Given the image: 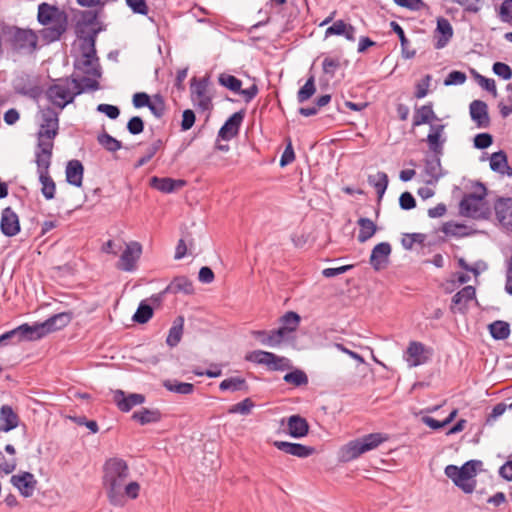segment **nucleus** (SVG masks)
Returning a JSON list of instances; mask_svg holds the SVG:
<instances>
[{"instance_id":"40","label":"nucleus","mask_w":512,"mask_h":512,"mask_svg":"<svg viewBox=\"0 0 512 512\" xmlns=\"http://www.w3.org/2000/svg\"><path fill=\"white\" fill-rule=\"evenodd\" d=\"M390 26H391L392 31L395 34H397V36L399 38V41H400V44H401L403 58H405V59H412V58H414L415 55H416V51L414 49H409L410 42L407 39L403 28L397 22H395V21H392L390 23Z\"/></svg>"},{"instance_id":"24","label":"nucleus","mask_w":512,"mask_h":512,"mask_svg":"<svg viewBox=\"0 0 512 512\" xmlns=\"http://www.w3.org/2000/svg\"><path fill=\"white\" fill-rule=\"evenodd\" d=\"M19 342L24 340L26 341H35L46 336L45 329L42 326V323H36L34 325H29L27 323L22 324L17 327Z\"/></svg>"},{"instance_id":"58","label":"nucleus","mask_w":512,"mask_h":512,"mask_svg":"<svg viewBox=\"0 0 512 512\" xmlns=\"http://www.w3.org/2000/svg\"><path fill=\"white\" fill-rule=\"evenodd\" d=\"M340 67V61L338 58L326 57L322 62V68L325 74L329 75L330 78L335 76L337 69Z\"/></svg>"},{"instance_id":"31","label":"nucleus","mask_w":512,"mask_h":512,"mask_svg":"<svg viewBox=\"0 0 512 512\" xmlns=\"http://www.w3.org/2000/svg\"><path fill=\"white\" fill-rule=\"evenodd\" d=\"M37 172L39 176V181L42 184V195L47 200L53 199L55 197L56 185L54 180L49 175V168L37 167Z\"/></svg>"},{"instance_id":"16","label":"nucleus","mask_w":512,"mask_h":512,"mask_svg":"<svg viewBox=\"0 0 512 512\" xmlns=\"http://www.w3.org/2000/svg\"><path fill=\"white\" fill-rule=\"evenodd\" d=\"M10 482L25 498L31 497L33 495L37 485V480L35 479L34 475L27 471L12 475Z\"/></svg>"},{"instance_id":"23","label":"nucleus","mask_w":512,"mask_h":512,"mask_svg":"<svg viewBox=\"0 0 512 512\" xmlns=\"http://www.w3.org/2000/svg\"><path fill=\"white\" fill-rule=\"evenodd\" d=\"M19 416L10 405H2L0 408V431L9 432L19 425Z\"/></svg>"},{"instance_id":"54","label":"nucleus","mask_w":512,"mask_h":512,"mask_svg":"<svg viewBox=\"0 0 512 512\" xmlns=\"http://www.w3.org/2000/svg\"><path fill=\"white\" fill-rule=\"evenodd\" d=\"M286 338V335L283 333L282 329H273L269 331V336L266 341L262 340V344L269 347H277L279 346L283 340Z\"/></svg>"},{"instance_id":"52","label":"nucleus","mask_w":512,"mask_h":512,"mask_svg":"<svg viewBox=\"0 0 512 512\" xmlns=\"http://www.w3.org/2000/svg\"><path fill=\"white\" fill-rule=\"evenodd\" d=\"M148 108L156 118H161L166 110L164 98L159 94L154 95Z\"/></svg>"},{"instance_id":"8","label":"nucleus","mask_w":512,"mask_h":512,"mask_svg":"<svg viewBox=\"0 0 512 512\" xmlns=\"http://www.w3.org/2000/svg\"><path fill=\"white\" fill-rule=\"evenodd\" d=\"M245 360L259 365H266L272 371H283L290 366L287 358L264 350H254L248 353L245 356Z\"/></svg>"},{"instance_id":"15","label":"nucleus","mask_w":512,"mask_h":512,"mask_svg":"<svg viewBox=\"0 0 512 512\" xmlns=\"http://www.w3.org/2000/svg\"><path fill=\"white\" fill-rule=\"evenodd\" d=\"M0 230L6 237H13L20 232L19 217L11 207H6L1 212Z\"/></svg>"},{"instance_id":"48","label":"nucleus","mask_w":512,"mask_h":512,"mask_svg":"<svg viewBox=\"0 0 512 512\" xmlns=\"http://www.w3.org/2000/svg\"><path fill=\"white\" fill-rule=\"evenodd\" d=\"M368 181L374 186L379 198L384 195L388 186V176L385 172H378L375 176L370 175Z\"/></svg>"},{"instance_id":"38","label":"nucleus","mask_w":512,"mask_h":512,"mask_svg":"<svg viewBox=\"0 0 512 512\" xmlns=\"http://www.w3.org/2000/svg\"><path fill=\"white\" fill-rule=\"evenodd\" d=\"M183 327H184V317L178 316L173 321V324H172L171 328L169 329V333L166 338V344L170 348L176 347L180 343V341L182 339V335H183Z\"/></svg>"},{"instance_id":"64","label":"nucleus","mask_w":512,"mask_h":512,"mask_svg":"<svg viewBox=\"0 0 512 512\" xmlns=\"http://www.w3.org/2000/svg\"><path fill=\"white\" fill-rule=\"evenodd\" d=\"M126 4L136 14H148L149 8L146 0H126Z\"/></svg>"},{"instance_id":"57","label":"nucleus","mask_w":512,"mask_h":512,"mask_svg":"<svg viewBox=\"0 0 512 512\" xmlns=\"http://www.w3.org/2000/svg\"><path fill=\"white\" fill-rule=\"evenodd\" d=\"M498 16L502 22L512 24V0H504L499 7Z\"/></svg>"},{"instance_id":"25","label":"nucleus","mask_w":512,"mask_h":512,"mask_svg":"<svg viewBox=\"0 0 512 512\" xmlns=\"http://www.w3.org/2000/svg\"><path fill=\"white\" fill-rule=\"evenodd\" d=\"M72 320L71 312H61L49 317L47 320L42 322V326L45 329V334L61 330L66 327Z\"/></svg>"},{"instance_id":"46","label":"nucleus","mask_w":512,"mask_h":512,"mask_svg":"<svg viewBox=\"0 0 512 512\" xmlns=\"http://www.w3.org/2000/svg\"><path fill=\"white\" fill-rule=\"evenodd\" d=\"M153 316V308L144 300L141 301L132 319L138 324L147 323Z\"/></svg>"},{"instance_id":"53","label":"nucleus","mask_w":512,"mask_h":512,"mask_svg":"<svg viewBox=\"0 0 512 512\" xmlns=\"http://www.w3.org/2000/svg\"><path fill=\"white\" fill-rule=\"evenodd\" d=\"M98 13L96 11L86 10L81 12V20L77 22L75 26V32L77 33V27L84 32V26H93L97 24Z\"/></svg>"},{"instance_id":"41","label":"nucleus","mask_w":512,"mask_h":512,"mask_svg":"<svg viewBox=\"0 0 512 512\" xmlns=\"http://www.w3.org/2000/svg\"><path fill=\"white\" fill-rule=\"evenodd\" d=\"M44 130H55L56 135H58L59 130V119L58 112L54 109L47 107L42 112V123L40 125V129L38 132H42Z\"/></svg>"},{"instance_id":"45","label":"nucleus","mask_w":512,"mask_h":512,"mask_svg":"<svg viewBox=\"0 0 512 512\" xmlns=\"http://www.w3.org/2000/svg\"><path fill=\"white\" fill-rule=\"evenodd\" d=\"M163 386L170 392L189 395L194 392V385L186 382H178L176 380H166L163 383Z\"/></svg>"},{"instance_id":"32","label":"nucleus","mask_w":512,"mask_h":512,"mask_svg":"<svg viewBox=\"0 0 512 512\" xmlns=\"http://www.w3.org/2000/svg\"><path fill=\"white\" fill-rule=\"evenodd\" d=\"M490 168L494 172L512 176V168L508 165L507 155L503 150H499L491 155Z\"/></svg>"},{"instance_id":"55","label":"nucleus","mask_w":512,"mask_h":512,"mask_svg":"<svg viewBox=\"0 0 512 512\" xmlns=\"http://www.w3.org/2000/svg\"><path fill=\"white\" fill-rule=\"evenodd\" d=\"M209 79L207 77H203L201 79H197L196 77L191 80V94L192 96H202L207 93Z\"/></svg>"},{"instance_id":"12","label":"nucleus","mask_w":512,"mask_h":512,"mask_svg":"<svg viewBox=\"0 0 512 512\" xmlns=\"http://www.w3.org/2000/svg\"><path fill=\"white\" fill-rule=\"evenodd\" d=\"M244 117V110L233 113L219 129L218 138L225 141H230L236 137L239 134Z\"/></svg>"},{"instance_id":"14","label":"nucleus","mask_w":512,"mask_h":512,"mask_svg":"<svg viewBox=\"0 0 512 512\" xmlns=\"http://www.w3.org/2000/svg\"><path fill=\"white\" fill-rule=\"evenodd\" d=\"M392 252L390 243L381 242L374 246L371 251L369 263L375 271L385 269L389 264V257Z\"/></svg>"},{"instance_id":"56","label":"nucleus","mask_w":512,"mask_h":512,"mask_svg":"<svg viewBox=\"0 0 512 512\" xmlns=\"http://www.w3.org/2000/svg\"><path fill=\"white\" fill-rule=\"evenodd\" d=\"M426 235L422 233H411L405 234L401 240L402 246L406 250H411L415 243H423L425 241Z\"/></svg>"},{"instance_id":"29","label":"nucleus","mask_w":512,"mask_h":512,"mask_svg":"<svg viewBox=\"0 0 512 512\" xmlns=\"http://www.w3.org/2000/svg\"><path fill=\"white\" fill-rule=\"evenodd\" d=\"M437 116L433 110V104L431 102L416 107L413 114V127H418L423 124H431L433 120H436Z\"/></svg>"},{"instance_id":"18","label":"nucleus","mask_w":512,"mask_h":512,"mask_svg":"<svg viewBox=\"0 0 512 512\" xmlns=\"http://www.w3.org/2000/svg\"><path fill=\"white\" fill-rule=\"evenodd\" d=\"M429 352L425 345L419 341H410L406 349L405 354L407 355L406 361L410 367H417L425 364L429 356L426 355Z\"/></svg>"},{"instance_id":"51","label":"nucleus","mask_w":512,"mask_h":512,"mask_svg":"<svg viewBox=\"0 0 512 512\" xmlns=\"http://www.w3.org/2000/svg\"><path fill=\"white\" fill-rule=\"evenodd\" d=\"M255 407V403L251 398H245L239 403L231 405L228 408L229 414H241V415H249L252 409Z\"/></svg>"},{"instance_id":"30","label":"nucleus","mask_w":512,"mask_h":512,"mask_svg":"<svg viewBox=\"0 0 512 512\" xmlns=\"http://www.w3.org/2000/svg\"><path fill=\"white\" fill-rule=\"evenodd\" d=\"M289 435L293 438H302L309 432L307 420L300 415H291L287 420Z\"/></svg>"},{"instance_id":"22","label":"nucleus","mask_w":512,"mask_h":512,"mask_svg":"<svg viewBox=\"0 0 512 512\" xmlns=\"http://www.w3.org/2000/svg\"><path fill=\"white\" fill-rule=\"evenodd\" d=\"M356 28L346 23L343 20L335 21L331 26H329L325 31V37L329 36H344L348 41L354 42L356 37Z\"/></svg>"},{"instance_id":"47","label":"nucleus","mask_w":512,"mask_h":512,"mask_svg":"<svg viewBox=\"0 0 512 512\" xmlns=\"http://www.w3.org/2000/svg\"><path fill=\"white\" fill-rule=\"evenodd\" d=\"M218 83L234 93L241 91L242 81L234 75L221 73L218 77Z\"/></svg>"},{"instance_id":"33","label":"nucleus","mask_w":512,"mask_h":512,"mask_svg":"<svg viewBox=\"0 0 512 512\" xmlns=\"http://www.w3.org/2000/svg\"><path fill=\"white\" fill-rule=\"evenodd\" d=\"M444 125H431V132L427 136V142L429 145V149L435 155H441L443 150L444 140H440L441 134L444 130Z\"/></svg>"},{"instance_id":"60","label":"nucleus","mask_w":512,"mask_h":512,"mask_svg":"<svg viewBox=\"0 0 512 512\" xmlns=\"http://www.w3.org/2000/svg\"><path fill=\"white\" fill-rule=\"evenodd\" d=\"M393 2L410 11H420L426 6L423 0H393Z\"/></svg>"},{"instance_id":"26","label":"nucleus","mask_w":512,"mask_h":512,"mask_svg":"<svg viewBox=\"0 0 512 512\" xmlns=\"http://www.w3.org/2000/svg\"><path fill=\"white\" fill-rule=\"evenodd\" d=\"M436 32L439 34V36L435 35L436 41L434 47L436 49H442L448 44V42L452 38L453 28L447 19L439 18L437 20Z\"/></svg>"},{"instance_id":"5","label":"nucleus","mask_w":512,"mask_h":512,"mask_svg":"<svg viewBox=\"0 0 512 512\" xmlns=\"http://www.w3.org/2000/svg\"><path fill=\"white\" fill-rule=\"evenodd\" d=\"M77 37L82 40L81 50L83 60L81 64H75V68L82 69L87 75L101 77V69L96 56V41H94L93 35H83V31L80 30L78 26Z\"/></svg>"},{"instance_id":"37","label":"nucleus","mask_w":512,"mask_h":512,"mask_svg":"<svg viewBox=\"0 0 512 512\" xmlns=\"http://www.w3.org/2000/svg\"><path fill=\"white\" fill-rule=\"evenodd\" d=\"M476 296V290L473 286L468 285L463 287L460 291H458L453 297H452V307L453 310L454 306L458 307V309L461 311L463 308L466 307L467 303L474 299Z\"/></svg>"},{"instance_id":"20","label":"nucleus","mask_w":512,"mask_h":512,"mask_svg":"<svg viewBox=\"0 0 512 512\" xmlns=\"http://www.w3.org/2000/svg\"><path fill=\"white\" fill-rule=\"evenodd\" d=\"M187 182L183 179H173L170 177L153 176L150 179V187L162 193H173L183 188Z\"/></svg>"},{"instance_id":"6","label":"nucleus","mask_w":512,"mask_h":512,"mask_svg":"<svg viewBox=\"0 0 512 512\" xmlns=\"http://www.w3.org/2000/svg\"><path fill=\"white\" fill-rule=\"evenodd\" d=\"M45 96L48 101L59 108L64 109L68 104L72 103L73 96L70 89V78H60L45 90Z\"/></svg>"},{"instance_id":"62","label":"nucleus","mask_w":512,"mask_h":512,"mask_svg":"<svg viewBox=\"0 0 512 512\" xmlns=\"http://www.w3.org/2000/svg\"><path fill=\"white\" fill-rule=\"evenodd\" d=\"M493 72L504 80L512 78V69L509 65L503 62H495L493 64Z\"/></svg>"},{"instance_id":"61","label":"nucleus","mask_w":512,"mask_h":512,"mask_svg":"<svg viewBox=\"0 0 512 512\" xmlns=\"http://www.w3.org/2000/svg\"><path fill=\"white\" fill-rule=\"evenodd\" d=\"M467 79V76L464 72L461 71H451L448 76L444 80V85L450 86V85H461L463 84Z\"/></svg>"},{"instance_id":"11","label":"nucleus","mask_w":512,"mask_h":512,"mask_svg":"<svg viewBox=\"0 0 512 512\" xmlns=\"http://www.w3.org/2000/svg\"><path fill=\"white\" fill-rule=\"evenodd\" d=\"M494 211L500 225L512 232V197H498L494 202Z\"/></svg>"},{"instance_id":"43","label":"nucleus","mask_w":512,"mask_h":512,"mask_svg":"<svg viewBox=\"0 0 512 512\" xmlns=\"http://www.w3.org/2000/svg\"><path fill=\"white\" fill-rule=\"evenodd\" d=\"M489 332L495 340H505L510 335V325L506 321L496 320L489 325Z\"/></svg>"},{"instance_id":"27","label":"nucleus","mask_w":512,"mask_h":512,"mask_svg":"<svg viewBox=\"0 0 512 512\" xmlns=\"http://www.w3.org/2000/svg\"><path fill=\"white\" fill-rule=\"evenodd\" d=\"M164 293L190 295L194 293L193 282L187 276H176L165 288Z\"/></svg>"},{"instance_id":"36","label":"nucleus","mask_w":512,"mask_h":512,"mask_svg":"<svg viewBox=\"0 0 512 512\" xmlns=\"http://www.w3.org/2000/svg\"><path fill=\"white\" fill-rule=\"evenodd\" d=\"M357 225L360 228L357 236V239L360 243H365L368 241L378 230L377 225L371 219L365 217L359 218Z\"/></svg>"},{"instance_id":"13","label":"nucleus","mask_w":512,"mask_h":512,"mask_svg":"<svg viewBox=\"0 0 512 512\" xmlns=\"http://www.w3.org/2000/svg\"><path fill=\"white\" fill-rule=\"evenodd\" d=\"M141 253L142 246L139 242L132 241L126 244V248L120 256L118 268L123 271H133Z\"/></svg>"},{"instance_id":"4","label":"nucleus","mask_w":512,"mask_h":512,"mask_svg":"<svg viewBox=\"0 0 512 512\" xmlns=\"http://www.w3.org/2000/svg\"><path fill=\"white\" fill-rule=\"evenodd\" d=\"M477 188L480 192L465 194L460 201V214L473 219H488L490 209L485 202L487 189L483 183L477 182Z\"/></svg>"},{"instance_id":"59","label":"nucleus","mask_w":512,"mask_h":512,"mask_svg":"<svg viewBox=\"0 0 512 512\" xmlns=\"http://www.w3.org/2000/svg\"><path fill=\"white\" fill-rule=\"evenodd\" d=\"M431 79V75L427 74L416 84L415 97L417 99H422L428 94Z\"/></svg>"},{"instance_id":"50","label":"nucleus","mask_w":512,"mask_h":512,"mask_svg":"<svg viewBox=\"0 0 512 512\" xmlns=\"http://www.w3.org/2000/svg\"><path fill=\"white\" fill-rule=\"evenodd\" d=\"M283 380L286 383L293 384L296 387L308 384V376L300 369H295L284 375Z\"/></svg>"},{"instance_id":"63","label":"nucleus","mask_w":512,"mask_h":512,"mask_svg":"<svg viewBox=\"0 0 512 512\" xmlns=\"http://www.w3.org/2000/svg\"><path fill=\"white\" fill-rule=\"evenodd\" d=\"M127 130L132 135H138L144 130V121L139 116H133L127 123Z\"/></svg>"},{"instance_id":"7","label":"nucleus","mask_w":512,"mask_h":512,"mask_svg":"<svg viewBox=\"0 0 512 512\" xmlns=\"http://www.w3.org/2000/svg\"><path fill=\"white\" fill-rule=\"evenodd\" d=\"M56 136L57 135L55 130H44L37 133V145L35 150V162L37 167H50L54 147V139Z\"/></svg>"},{"instance_id":"17","label":"nucleus","mask_w":512,"mask_h":512,"mask_svg":"<svg viewBox=\"0 0 512 512\" xmlns=\"http://www.w3.org/2000/svg\"><path fill=\"white\" fill-rule=\"evenodd\" d=\"M273 445L280 451L298 457L308 458L312 456L316 449L312 446H307L301 443H292L287 441H274Z\"/></svg>"},{"instance_id":"42","label":"nucleus","mask_w":512,"mask_h":512,"mask_svg":"<svg viewBox=\"0 0 512 512\" xmlns=\"http://www.w3.org/2000/svg\"><path fill=\"white\" fill-rule=\"evenodd\" d=\"M425 172L431 177L428 183L437 182L442 174V167L440 161V155H435L432 158L425 160Z\"/></svg>"},{"instance_id":"9","label":"nucleus","mask_w":512,"mask_h":512,"mask_svg":"<svg viewBox=\"0 0 512 512\" xmlns=\"http://www.w3.org/2000/svg\"><path fill=\"white\" fill-rule=\"evenodd\" d=\"M38 36L32 29L14 27L10 32L13 50L33 52L37 48Z\"/></svg>"},{"instance_id":"39","label":"nucleus","mask_w":512,"mask_h":512,"mask_svg":"<svg viewBox=\"0 0 512 512\" xmlns=\"http://www.w3.org/2000/svg\"><path fill=\"white\" fill-rule=\"evenodd\" d=\"M301 317L294 311H288L279 319L281 326L279 329L287 336L289 333L295 332L300 325Z\"/></svg>"},{"instance_id":"34","label":"nucleus","mask_w":512,"mask_h":512,"mask_svg":"<svg viewBox=\"0 0 512 512\" xmlns=\"http://www.w3.org/2000/svg\"><path fill=\"white\" fill-rule=\"evenodd\" d=\"M219 389L221 391H241L244 393H248L250 388L245 378L235 376L226 378L223 381H221L219 384Z\"/></svg>"},{"instance_id":"21","label":"nucleus","mask_w":512,"mask_h":512,"mask_svg":"<svg viewBox=\"0 0 512 512\" xmlns=\"http://www.w3.org/2000/svg\"><path fill=\"white\" fill-rule=\"evenodd\" d=\"M471 119L476 123L478 128H488L490 125V117L488 106L482 100H474L469 106Z\"/></svg>"},{"instance_id":"44","label":"nucleus","mask_w":512,"mask_h":512,"mask_svg":"<svg viewBox=\"0 0 512 512\" xmlns=\"http://www.w3.org/2000/svg\"><path fill=\"white\" fill-rule=\"evenodd\" d=\"M97 141L108 152H116L122 148V142L112 137L106 131L98 134Z\"/></svg>"},{"instance_id":"2","label":"nucleus","mask_w":512,"mask_h":512,"mask_svg":"<svg viewBox=\"0 0 512 512\" xmlns=\"http://www.w3.org/2000/svg\"><path fill=\"white\" fill-rule=\"evenodd\" d=\"M37 20L43 26L52 23L40 30V36L46 43L58 41L67 30L68 15L55 5L46 2L39 4Z\"/></svg>"},{"instance_id":"19","label":"nucleus","mask_w":512,"mask_h":512,"mask_svg":"<svg viewBox=\"0 0 512 512\" xmlns=\"http://www.w3.org/2000/svg\"><path fill=\"white\" fill-rule=\"evenodd\" d=\"M114 402L122 412H129L133 407L145 402V396L139 393L125 395L122 390H116L113 396Z\"/></svg>"},{"instance_id":"1","label":"nucleus","mask_w":512,"mask_h":512,"mask_svg":"<svg viewBox=\"0 0 512 512\" xmlns=\"http://www.w3.org/2000/svg\"><path fill=\"white\" fill-rule=\"evenodd\" d=\"M129 476L127 462L119 457H112L103 465L102 483L110 504L122 506L124 504L123 486Z\"/></svg>"},{"instance_id":"10","label":"nucleus","mask_w":512,"mask_h":512,"mask_svg":"<svg viewBox=\"0 0 512 512\" xmlns=\"http://www.w3.org/2000/svg\"><path fill=\"white\" fill-rule=\"evenodd\" d=\"M478 465H481V461L469 460L459 467L460 478L458 479V488L464 493L470 494L474 491L476 482L473 478L476 475V467Z\"/></svg>"},{"instance_id":"28","label":"nucleus","mask_w":512,"mask_h":512,"mask_svg":"<svg viewBox=\"0 0 512 512\" xmlns=\"http://www.w3.org/2000/svg\"><path fill=\"white\" fill-rule=\"evenodd\" d=\"M66 181L73 186L80 187L83 182L84 167L83 164L73 159L68 161L66 165Z\"/></svg>"},{"instance_id":"49","label":"nucleus","mask_w":512,"mask_h":512,"mask_svg":"<svg viewBox=\"0 0 512 512\" xmlns=\"http://www.w3.org/2000/svg\"><path fill=\"white\" fill-rule=\"evenodd\" d=\"M316 92L315 77L311 75L306 83L298 90L297 100L299 103H304L309 100Z\"/></svg>"},{"instance_id":"35","label":"nucleus","mask_w":512,"mask_h":512,"mask_svg":"<svg viewBox=\"0 0 512 512\" xmlns=\"http://www.w3.org/2000/svg\"><path fill=\"white\" fill-rule=\"evenodd\" d=\"M132 419L141 425H146L161 421L162 414L158 409L142 408L132 414Z\"/></svg>"},{"instance_id":"3","label":"nucleus","mask_w":512,"mask_h":512,"mask_svg":"<svg viewBox=\"0 0 512 512\" xmlns=\"http://www.w3.org/2000/svg\"><path fill=\"white\" fill-rule=\"evenodd\" d=\"M389 439L384 433H370L354 439L343 445L339 450V461L347 463L360 457L362 454L376 449Z\"/></svg>"}]
</instances>
